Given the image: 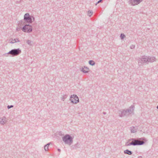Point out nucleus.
Masks as SVG:
<instances>
[{
  "label": "nucleus",
  "instance_id": "obj_1",
  "mask_svg": "<svg viewBox=\"0 0 158 158\" xmlns=\"http://www.w3.org/2000/svg\"><path fill=\"white\" fill-rule=\"evenodd\" d=\"M156 58L154 57L144 56L138 59V63L139 66H140L142 63H147L149 62H152L155 60Z\"/></svg>",
  "mask_w": 158,
  "mask_h": 158
},
{
  "label": "nucleus",
  "instance_id": "obj_2",
  "mask_svg": "<svg viewBox=\"0 0 158 158\" xmlns=\"http://www.w3.org/2000/svg\"><path fill=\"white\" fill-rule=\"evenodd\" d=\"M134 107V106L132 105L128 109L126 110H123L122 111H119V116L120 117H122L124 116L129 115L133 112Z\"/></svg>",
  "mask_w": 158,
  "mask_h": 158
},
{
  "label": "nucleus",
  "instance_id": "obj_3",
  "mask_svg": "<svg viewBox=\"0 0 158 158\" xmlns=\"http://www.w3.org/2000/svg\"><path fill=\"white\" fill-rule=\"evenodd\" d=\"M32 16L30 15L28 13L25 14L24 16L23 21L21 20L19 23V25L20 26L21 24L23 25L26 23L30 24L32 23L33 21L32 20Z\"/></svg>",
  "mask_w": 158,
  "mask_h": 158
},
{
  "label": "nucleus",
  "instance_id": "obj_4",
  "mask_svg": "<svg viewBox=\"0 0 158 158\" xmlns=\"http://www.w3.org/2000/svg\"><path fill=\"white\" fill-rule=\"evenodd\" d=\"M73 137L69 134H66L62 138V140L64 143L69 146L73 143Z\"/></svg>",
  "mask_w": 158,
  "mask_h": 158
},
{
  "label": "nucleus",
  "instance_id": "obj_5",
  "mask_svg": "<svg viewBox=\"0 0 158 158\" xmlns=\"http://www.w3.org/2000/svg\"><path fill=\"white\" fill-rule=\"evenodd\" d=\"M145 143V142H143L139 140H136L135 138L134 139L133 141H131L128 144H126V146H129L131 145L138 146L143 145Z\"/></svg>",
  "mask_w": 158,
  "mask_h": 158
},
{
  "label": "nucleus",
  "instance_id": "obj_6",
  "mask_svg": "<svg viewBox=\"0 0 158 158\" xmlns=\"http://www.w3.org/2000/svg\"><path fill=\"white\" fill-rule=\"evenodd\" d=\"M21 52V50L18 48L11 50L9 52V53L10 54V56L14 57L19 55Z\"/></svg>",
  "mask_w": 158,
  "mask_h": 158
},
{
  "label": "nucleus",
  "instance_id": "obj_7",
  "mask_svg": "<svg viewBox=\"0 0 158 158\" xmlns=\"http://www.w3.org/2000/svg\"><path fill=\"white\" fill-rule=\"evenodd\" d=\"M22 31L24 32L30 33L32 30V26L29 24L24 25L22 29Z\"/></svg>",
  "mask_w": 158,
  "mask_h": 158
},
{
  "label": "nucleus",
  "instance_id": "obj_8",
  "mask_svg": "<svg viewBox=\"0 0 158 158\" xmlns=\"http://www.w3.org/2000/svg\"><path fill=\"white\" fill-rule=\"evenodd\" d=\"M69 100L71 101V102L73 104H77L79 101L78 96L77 95L74 94L71 95Z\"/></svg>",
  "mask_w": 158,
  "mask_h": 158
},
{
  "label": "nucleus",
  "instance_id": "obj_9",
  "mask_svg": "<svg viewBox=\"0 0 158 158\" xmlns=\"http://www.w3.org/2000/svg\"><path fill=\"white\" fill-rule=\"evenodd\" d=\"M143 1V0H130L128 3L131 4V6H134L138 5Z\"/></svg>",
  "mask_w": 158,
  "mask_h": 158
},
{
  "label": "nucleus",
  "instance_id": "obj_10",
  "mask_svg": "<svg viewBox=\"0 0 158 158\" xmlns=\"http://www.w3.org/2000/svg\"><path fill=\"white\" fill-rule=\"evenodd\" d=\"M6 118L5 116L0 118V124L2 125L5 124L6 122Z\"/></svg>",
  "mask_w": 158,
  "mask_h": 158
},
{
  "label": "nucleus",
  "instance_id": "obj_11",
  "mask_svg": "<svg viewBox=\"0 0 158 158\" xmlns=\"http://www.w3.org/2000/svg\"><path fill=\"white\" fill-rule=\"evenodd\" d=\"M84 68L85 69V70H84V68L82 67L80 69L81 71L83 73H85L89 72V69L87 67L84 66Z\"/></svg>",
  "mask_w": 158,
  "mask_h": 158
},
{
  "label": "nucleus",
  "instance_id": "obj_12",
  "mask_svg": "<svg viewBox=\"0 0 158 158\" xmlns=\"http://www.w3.org/2000/svg\"><path fill=\"white\" fill-rule=\"evenodd\" d=\"M124 152L125 154H127L129 155H131L132 154V152L131 151L128 150V149L125 150L124 151Z\"/></svg>",
  "mask_w": 158,
  "mask_h": 158
},
{
  "label": "nucleus",
  "instance_id": "obj_13",
  "mask_svg": "<svg viewBox=\"0 0 158 158\" xmlns=\"http://www.w3.org/2000/svg\"><path fill=\"white\" fill-rule=\"evenodd\" d=\"M130 130L131 132L132 133H134L136 131V130L135 129L134 127H130Z\"/></svg>",
  "mask_w": 158,
  "mask_h": 158
},
{
  "label": "nucleus",
  "instance_id": "obj_14",
  "mask_svg": "<svg viewBox=\"0 0 158 158\" xmlns=\"http://www.w3.org/2000/svg\"><path fill=\"white\" fill-rule=\"evenodd\" d=\"M50 144V143H48L44 146V149L45 150V151H48V149L49 146Z\"/></svg>",
  "mask_w": 158,
  "mask_h": 158
},
{
  "label": "nucleus",
  "instance_id": "obj_15",
  "mask_svg": "<svg viewBox=\"0 0 158 158\" xmlns=\"http://www.w3.org/2000/svg\"><path fill=\"white\" fill-rule=\"evenodd\" d=\"M80 144L78 143H77L75 144L74 145H73L71 147L73 148V149H77L78 148V146H79Z\"/></svg>",
  "mask_w": 158,
  "mask_h": 158
},
{
  "label": "nucleus",
  "instance_id": "obj_16",
  "mask_svg": "<svg viewBox=\"0 0 158 158\" xmlns=\"http://www.w3.org/2000/svg\"><path fill=\"white\" fill-rule=\"evenodd\" d=\"M89 64L93 66L95 64V62L93 60H90L89 61Z\"/></svg>",
  "mask_w": 158,
  "mask_h": 158
},
{
  "label": "nucleus",
  "instance_id": "obj_17",
  "mask_svg": "<svg viewBox=\"0 0 158 158\" xmlns=\"http://www.w3.org/2000/svg\"><path fill=\"white\" fill-rule=\"evenodd\" d=\"M67 97V95L66 94L63 95L61 99L63 101H64V99L66 98Z\"/></svg>",
  "mask_w": 158,
  "mask_h": 158
},
{
  "label": "nucleus",
  "instance_id": "obj_18",
  "mask_svg": "<svg viewBox=\"0 0 158 158\" xmlns=\"http://www.w3.org/2000/svg\"><path fill=\"white\" fill-rule=\"evenodd\" d=\"M120 37L121 40H123L125 37V35L124 34L121 33Z\"/></svg>",
  "mask_w": 158,
  "mask_h": 158
},
{
  "label": "nucleus",
  "instance_id": "obj_19",
  "mask_svg": "<svg viewBox=\"0 0 158 158\" xmlns=\"http://www.w3.org/2000/svg\"><path fill=\"white\" fill-rule=\"evenodd\" d=\"M92 14H93V12H92V11H91L90 10H89L88 12L87 15H88V16L90 17L91 16V15H92Z\"/></svg>",
  "mask_w": 158,
  "mask_h": 158
},
{
  "label": "nucleus",
  "instance_id": "obj_20",
  "mask_svg": "<svg viewBox=\"0 0 158 158\" xmlns=\"http://www.w3.org/2000/svg\"><path fill=\"white\" fill-rule=\"evenodd\" d=\"M139 139L140 140H143V142H145V143L147 141V140L144 137H142V138H139Z\"/></svg>",
  "mask_w": 158,
  "mask_h": 158
},
{
  "label": "nucleus",
  "instance_id": "obj_21",
  "mask_svg": "<svg viewBox=\"0 0 158 158\" xmlns=\"http://www.w3.org/2000/svg\"><path fill=\"white\" fill-rule=\"evenodd\" d=\"M58 134L60 136H64V134H63L62 132L61 131H59L58 133Z\"/></svg>",
  "mask_w": 158,
  "mask_h": 158
},
{
  "label": "nucleus",
  "instance_id": "obj_22",
  "mask_svg": "<svg viewBox=\"0 0 158 158\" xmlns=\"http://www.w3.org/2000/svg\"><path fill=\"white\" fill-rule=\"evenodd\" d=\"M31 41L29 40H28L27 42V43L29 45H32V44H31Z\"/></svg>",
  "mask_w": 158,
  "mask_h": 158
},
{
  "label": "nucleus",
  "instance_id": "obj_23",
  "mask_svg": "<svg viewBox=\"0 0 158 158\" xmlns=\"http://www.w3.org/2000/svg\"><path fill=\"white\" fill-rule=\"evenodd\" d=\"M13 40L14 41V43L20 42V40L18 39H15Z\"/></svg>",
  "mask_w": 158,
  "mask_h": 158
},
{
  "label": "nucleus",
  "instance_id": "obj_24",
  "mask_svg": "<svg viewBox=\"0 0 158 158\" xmlns=\"http://www.w3.org/2000/svg\"><path fill=\"white\" fill-rule=\"evenodd\" d=\"M9 52L7 53H5L3 55V56H6V57H7L9 55H10V54H9Z\"/></svg>",
  "mask_w": 158,
  "mask_h": 158
},
{
  "label": "nucleus",
  "instance_id": "obj_25",
  "mask_svg": "<svg viewBox=\"0 0 158 158\" xmlns=\"http://www.w3.org/2000/svg\"><path fill=\"white\" fill-rule=\"evenodd\" d=\"M14 106L13 105H8L7 106V108L8 109H10V108H12V107H13Z\"/></svg>",
  "mask_w": 158,
  "mask_h": 158
},
{
  "label": "nucleus",
  "instance_id": "obj_26",
  "mask_svg": "<svg viewBox=\"0 0 158 158\" xmlns=\"http://www.w3.org/2000/svg\"><path fill=\"white\" fill-rule=\"evenodd\" d=\"M135 47V45H131L130 46V48L131 49H134Z\"/></svg>",
  "mask_w": 158,
  "mask_h": 158
},
{
  "label": "nucleus",
  "instance_id": "obj_27",
  "mask_svg": "<svg viewBox=\"0 0 158 158\" xmlns=\"http://www.w3.org/2000/svg\"><path fill=\"white\" fill-rule=\"evenodd\" d=\"M13 40L12 39L11 40H10L9 41L10 43L11 44H14V42H13Z\"/></svg>",
  "mask_w": 158,
  "mask_h": 158
},
{
  "label": "nucleus",
  "instance_id": "obj_28",
  "mask_svg": "<svg viewBox=\"0 0 158 158\" xmlns=\"http://www.w3.org/2000/svg\"><path fill=\"white\" fill-rule=\"evenodd\" d=\"M102 0H100L98 1V2L96 3V5H97V4L98 3H100V2H102Z\"/></svg>",
  "mask_w": 158,
  "mask_h": 158
},
{
  "label": "nucleus",
  "instance_id": "obj_29",
  "mask_svg": "<svg viewBox=\"0 0 158 158\" xmlns=\"http://www.w3.org/2000/svg\"><path fill=\"white\" fill-rule=\"evenodd\" d=\"M134 138H131V139H130L128 140V142L130 141H133V140H134Z\"/></svg>",
  "mask_w": 158,
  "mask_h": 158
},
{
  "label": "nucleus",
  "instance_id": "obj_30",
  "mask_svg": "<svg viewBox=\"0 0 158 158\" xmlns=\"http://www.w3.org/2000/svg\"><path fill=\"white\" fill-rule=\"evenodd\" d=\"M35 18L33 16H32V21H34L35 20Z\"/></svg>",
  "mask_w": 158,
  "mask_h": 158
},
{
  "label": "nucleus",
  "instance_id": "obj_31",
  "mask_svg": "<svg viewBox=\"0 0 158 158\" xmlns=\"http://www.w3.org/2000/svg\"><path fill=\"white\" fill-rule=\"evenodd\" d=\"M57 150L58 151H59L60 152V151H61L60 149H59V148H58L57 149Z\"/></svg>",
  "mask_w": 158,
  "mask_h": 158
},
{
  "label": "nucleus",
  "instance_id": "obj_32",
  "mask_svg": "<svg viewBox=\"0 0 158 158\" xmlns=\"http://www.w3.org/2000/svg\"><path fill=\"white\" fill-rule=\"evenodd\" d=\"M103 114H106V113L105 112H103Z\"/></svg>",
  "mask_w": 158,
  "mask_h": 158
},
{
  "label": "nucleus",
  "instance_id": "obj_33",
  "mask_svg": "<svg viewBox=\"0 0 158 158\" xmlns=\"http://www.w3.org/2000/svg\"><path fill=\"white\" fill-rule=\"evenodd\" d=\"M128 143V141L126 143V144H128L129 143Z\"/></svg>",
  "mask_w": 158,
  "mask_h": 158
},
{
  "label": "nucleus",
  "instance_id": "obj_34",
  "mask_svg": "<svg viewBox=\"0 0 158 158\" xmlns=\"http://www.w3.org/2000/svg\"><path fill=\"white\" fill-rule=\"evenodd\" d=\"M142 157L141 156H139L138 157V158H142Z\"/></svg>",
  "mask_w": 158,
  "mask_h": 158
},
{
  "label": "nucleus",
  "instance_id": "obj_35",
  "mask_svg": "<svg viewBox=\"0 0 158 158\" xmlns=\"http://www.w3.org/2000/svg\"><path fill=\"white\" fill-rule=\"evenodd\" d=\"M157 108L158 109V105L157 106Z\"/></svg>",
  "mask_w": 158,
  "mask_h": 158
},
{
  "label": "nucleus",
  "instance_id": "obj_36",
  "mask_svg": "<svg viewBox=\"0 0 158 158\" xmlns=\"http://www.w3.org/2000/svg\"><path fill=\"white\" fill-rule=\"evenodd\" d=\"M18 2H18V1L16 2V3H18Z\"/></svg>",
  "mask_w": 158,
  "mask_h": 158
},
{
  "label": "nucleus",
  "instance_id": "obj_37",
  "mask_svg": "<svg viewBox=\"0 0 158 158\" xmlns=\"http://www.w3.org/2000/svg\"><path fill=\"white\" fill-rule=\"evenodd\" d=\"M83 68H84V67ZM85 70V69H84V70Z\"/></svg>",
  "mask_w": 158,
  "mask_h": 158
}]
</instances>
